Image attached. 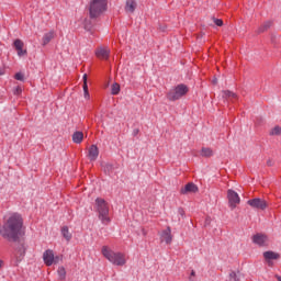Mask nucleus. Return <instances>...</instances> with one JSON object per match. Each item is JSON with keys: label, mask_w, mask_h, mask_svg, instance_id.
<instances>
[{"label": "nucleus", "mask_w": 281, "mask_h": 281, "mask_svg": "<svg viewBox=\"0 0 281 281\" xmlns=\"http://www.w3.org/2000/svg\"><path fill=\"white\" fill-rule=\"evenodd\" d=\"M23 232V217L20 214L13 213L5 223L0 226V236L8 240L16 241Z\"/></svg>", "instance_id": "nucleus-1"}, {"label": "nucleus", "mask_w": 281, "mask_h": 281, "mask_svg": "<svg viewBox=\"0 0 281 281\" xmlns=\"http://www.w3.org/2000/svg\"><path fill=\"white\" fill-rule=\"evenodd\" d=\"M101 252L104 258L115 267H124V265H126V255H124V252L114 251L109 248V246H103Z\"/></svg>", "instance_id": "nucleus-2"}, {"label": "nucleus", "mask_w": 281, "mask_h": 281, "mask_svg": "<svg viewBox=\"0 0 281 281\" xmlns=\"http://www.w3.org/2000/svg\"><path fill=\"white\" fill-rule=\"evenodd\" d=\"M95 210L99 214V221H101L103 225H109L111 223V217H109V203H106L104 199L98 198L95 200Z\"/></svg>", "instance_id": "nucleus-3"}, {"label": "nucleus", "mask_w": 281, "mask_h": 281, "mask_svg": "<svg viewBox=\"0 0 281 281\" xmlns=\"http://www.w3.org/2000/svg\"><path fill=\"white\" fill-rule=\"evenodd\" d=\"M106 11V0H92L90 2V19H98L100 14Z\"/></svg>", "instance_id": "nucleus-4"}, {"label": "nucleus", "mask_w": 281, "mask_h": 281, "mask_svg": "<svg viewBox=\"0 0 281 281\" xmlns=\"http://www.w3.org/2000/svg\"><path fill=\"white\" fill-rule=\"evenodd\" d=\"M188 91H189L188 86H186L183 83L178 85L176 88L171 89L167 93V99L170 100V102L181 100V98H183V95H186L188 93Z\"/></svg>", "instance_id": "nucleus-5"}, {"label": "nucleus", "mask_w": 281, "mask_h": 281, "mask_svg": "<svg viewBox=\"0 0 281 281\" xmlns=\"http://www.w3.org/2000/svg\"><path fill=\"white\" fill-rule=\"evenodd\" d=\"M227 199H228L229 207L232 210H236V206L240 204V196L238 195V193H236V191L232 189L227 191Z\"/></svg>", "instance_id": "nucleus-6"}, {"label": "nucleus", "mask_w": 281, "mask_h": 281, "mask_svg": "<svg viewBox=\"0 0 281 281\" xmlns=\"http://www.w3.org/2000/svg\"><path fill=\"white\" fill-rule=\"evenodd\" d=\"M248 205L254 207V210H267L269 207V203H267L263 199L255 198L252 200H248Z\"/></svg>", "instance_id": "nucleus-7"}, {"label": "nucleus", "mask_w": 281, "mask_h": 281, "mask_svg": "<svg viewBox=\"0 0 281 281\" xmlns=\"http://www.w3.org/2000/svg\"><path fill=\"white\" fill-rule=\"evenodd\" d=\"M252 243L259 247H267L269 245V237L262 233H257L252 236Z\"/></svg>", "instance_id": "nucleus-8"}, {"label": "nucleus", "mask_w": 281, "mask_h": 281, "mask_svg": "<svg viewBox=\"0 0 281 281\" xmlns=\"http://www.w3.org/2000/svg\"><path fill=\"white\" fill-rule=\"evenodd\" d=\"M97 58H100V60H109V56H111V49L106 47H99L95 50Z\"/></svg>", "instance_id": "nucleus-9"}, {"label": "nucleus", "mask_w": 281, "mask_h": 281, "mask_svg": "<svg viewBox=\"0 0 281 281\" xmlns=\"http://www.w3.org/2000/svg\"><path fill=\"white\" fill-rule=\"evenodd\" d=\"M263 258H265L267 265H269V267H271L273 265V262L271 260H279L280 254L268 250V251L263 252Z\"/></svg>", "instance_id": "nucleus-10"}, {"label": "nucleus", "mask_w": 281, "mask_h": 281, "mask_svg": "<svg viewBox=\"0 0 281 281\" xmlns=\"http://www.w3.org/2000/svg\"><path fill=\"white\" fill-rule=\"evenodd\" d=\"M160 240L161 243H166L167 245H170L172 243V231L170 227H167L165 231L160 234Z\"/></svg>", "instance_id": "nucleus-11"}, {"label": "nucleus", "mask_w": 281, "mask_h": 281, "mask_svg": "<svg viewBox=\"0 0 281 281\" xmlns=\"http://www.w3.org/2000/svg\"><path fill=\"white\" fill-rule=\"evenodd\" d=\"M194 192H199V188L192 182H189L180 190L181 194H193Z\"/></svg>", "instance_id": "nucleus-12"}, {"label": "nucleus", "mask_w": 281, "mask_h": 281, "mask_svg": "<svg viewBox=\"0 0 281 281\" xmlns=\"http://www.w3.org/2000/svg\"><path fill=\"white\" fill-rule=\"evenodd\" d=\"M43 260L46 267H52L54 265V250H46L43 254Z\"/></svg>", "instance_id": "nucleus-13"}, {"label": "nucleus", "mask_w": 281, "mask_h": 281, "mask_svg": "<svg viewBox=\"0 0 281 281\" xmlns=\"http://www.w3.org/2000/svg\"><path fill=\"white\" fill-rule=\"evenodd\" d=\"M99 155H100V149H98V146L92 145L89 148V153H88V157H89L90 161H95V159H98Z\"/></svg>", "instance_id": "nucleus-14"}, {"label": "nucleus", "mask_w": 281, "mask_h": 281, "mask_svg": "<svg viewBox=\"0 0 281 281\" xmlns=\"http://www.w3.org/2000/svg\"><path fill=\"white\" fill-rule=\"evenodd\" d=\"M137 9V0H126L125 11L133 14Z\"/></svg>", "instance_id": "nucleus-15"}, {"label": "nucleus", "mask_w": 281, "mask_h": 281, "mask_svg": "<svg viewBox=\"0 0 281 281\" xmlns=\"http://www.w3.org/2000/svg\"><path fill=\"white\" fill-rule=\"evenodd\" d=\"M82 139H85V134L82 132H75L72 134L74 144H81Z\"/></svg>", "instance_id": "nucleus-16"}, {"label": "nucleus", "mask_w": 281, "mask_h": 281, "mask_svg": "<svg viewBox=\"0 0 281 281\" xmlns=\"http://www.w3.org/2000/svg\"><path fill=\"white\" fill-rule=\"evenodd\" d=\"M55 36L54 31H49L48 33H45L43 36V45H47L50 43V41H53Z\"/></svg>", "instance_id": "nucleus-17"}, {"label": "nucleus", "mask_w": 281, "mask_h": 281, "mask_svg": "<svg viewBox=\"0 0 281 281\" xmlns=\"http://www.w3.org/2000/svg\"><path fill=\"white\" fill-rule=\"evenodd\" d=\"M83 80V97L86 100H89V86L87 85V74L83 75L82 77Z\"/></svg>", "instance_id": "nucleus-18"}, {"label": "nucleus", "mask_w": 281, "mask_h": 281, "mask_svg": "<svg viewBox=\"0 0 281 281\" xmlns=\"http://www.w3.org/2000/svg\"><path fill=\"white\" fill-rule=\"evenodd\" d=\"M61 235H63V237H64L67 241L71 240V234L69 233V227L64 226V227L61 228Z\"/></svg>", "instance_id": "nucleus-19"}, {"label": "nucleus", "mask_w": 281, "mask_h": 281, "mask_svg": "<svg viewBox=\"0 0 281 281\" xmlns=\"http://www.w3.org/2000/svg\"><path fill=\"white\" fill-rule=\"evenodd\" d=\"M271 27V21L265 22L259 29H258V34H262L263 32H267Z\"/></svg>", "instance_id": "nucleus-20"}, {"label": "nucleus", "mask_w": 281, "mask_h": 281, "mask_svg": "<svg viewBox=\"0 0 281 281\" xmlns=\"http://www.w3.org/2000/svg\"><path fill=\"white\" fill-rule=\"evenodd\" d=\"M201 155L202 157H212V155H214V151L212 150V148L203 147L201 150Z\"/></svg>", "instance_id": "nucleus-21"}, {"label": "nucleus", "mask_w": 281, "mask_h": 281, "mask_svg": "<svg viewBox=\"0 0 281 281\" xmlns=\"http://www.w3.org/2000/svg\"><path fill=\"white\" fill-rule=\"evenodd\" d=\"M222 98H233V100H236V98L238 97L236 95V93L229 90H226V91H222Z\"/></svg>", "instance_id": "nucleus-22"}, {"label": "nucleus", "mask_w": 281, "mask_h": 281, "mask_svg": "<svg viewBox=\"0 0 281 281\" xmlns=\"http://www.w3.org/2000/svg\"><path fill=\"white\" fill-rule=\"evenodd\" d=\"M112 95H117L120 93V83H113L111 87Z\"/></svg>", "instance_id": "nucleus-23"}, {"label": "nucleus", "mask_w": 281, "mask_h": 281, "mask_svg": "<svg viewBox=\"0 0 281 281\" xmlns=\"http://www.w3.org/2000/svg\"><path fill=\"white\" fill-rule=\"evenodd\" d=\"M57 273H58L60 280H65V278L67 276V271L65 270V267H59L57 270Z\"/></svg>", "instance_id": "nucleus-24"}, {"label": "nucleus", "mask_w": 281, "mask_h": 281, "mask_svg": "<svg viewBox=\"0 0 281 281\" xmlns=\"http://www.w3.org/2000/svg\"><path fill=\"white\" fill-rule=\"evenodd\" d=\"M13 45H14L15 49H23L25 44H23V41H21V40H15Z\"/></svg>", "instance_id": "nucleus-25"}, {"label": "nucleus", "mask_w": 281, "mask_h": 281, "mask_svg": "<svg viewBox=\"0 0 281 281\" xmlns=\"http://www.w3.org/2000/svg\"><path fill=\"white\" fill-rule=\"evenodd\" d=\"M238 274L236 272H231L228 276V281H238Z\"/></svg>", "instance_id": "nucleus-26"}, {"label": "nucleus", "mask_w": 281, "mask_h": 281, "mask_svg": "<svg viewBox=\"0 0 281 281\" xmlns=\"http://www.w3.org/2000/svg\"><path fill=\"white\" fill-rule=\"evenodd\" d=\"M270 135H281V127L276 126L274 128H272Z\"/></svg>", "instance_id": "nucleus-27"}, {"label": "nucleus", "mask_w": 281, "mask_h": 281, "mask_svg": "<svg viewBox=\"0 0 281 281\" xmlns=\"http://www.w3.org/2000/svg\"><path fill=\"white\" fill-rule=\"evenodd\" d=\"M15 80H20L21 82H23L25 80V75H23L22 72H18L14 76Z\"/></svg>", "instance_id": "nucleus-28"}, {"label": "nucleus", "mask_w": 281, "mask_h": 281, "mask_svg": "<svg viewBox=\"0 0 281 281\" xmlns=\"http://www.w3.org/2000/svg\"><path fill=\"white\" fill-rule=\"evenodd\" d=\"M13 93L14 95H21V93H23V89H21V87H16L14 90H13Z\"/></svg>", "instance_id": "nucleus-29"}, {"label": "nucleus", "mask_w": 281, "mask_h": 281, "mask_svg": "<svg viewBox=\"0 0 281 281\" xmlns=\"http://www.w3.org/2000/svg\"><path fill=\"white\" fill-rule=\"evenodd\" d=\"M16 52H18V56H25V54H27V50L23 48H18Z\"/></svg>", "instance_id": "nucleus-30"}, {"label": "nucleus", "mask_w": 281, "mask_h": 281, "mask_svg": "<svg viewBox=\"0 0 281 281\" xmlns=\"http://www.w3.org/2000/svg\"><path fill=\"white\" fill-rule=\"evenodd\" d=\"M214 23H215V25H217V27H223V20L214 19Z\"/></svg>", "instance_id": "nucleus-31"}, {"label": "nucleus", "mask_w": 281, "mask_h": 281, "mask_svg": "<svg viewBox=\"0 0 281 281\" xmlns=\"http://www.w3.org/2000/svg\"><path fill=\"white\" fill-rule=\"evenodd\" d=\"M196 276V272L194 270L191 271V276L189 278L190 281H194V277Z\"/></svg>", "instance_id": "nucleus-32"}, {"label": "nucleus", "mask_w": 281, "mask_h": 281, "mask_svg": "<svg viewBox=\"0 0 281 281\" xmlns=\"http://www.w3.org/2000/svg\"><path fill=\"white\" fill-rule=\"evenodd\" d=\"M211 223H212V218L206 217L205 223H204L205 227H207V225H210Z\"/></svg>", "instance_id": "nucleus-33"}, {"label": "nucleus", "mask_w": 281, "mask_h": 281, "mask_svg": "<svg viewBox=\"0 0 281 281\" xmlns=\"http://www.w3.org/2000/svg\"><path fill=\"white\" fill-rule=\"evenodd\" d=\"M59 260H63V258L60 257H54V263L58 265Z\"/></svg>", "instance_id": "nucleus-34"}, {"label": "nucleus", "mask_w": 281, "mask_h": 281, "mask_svg": "<svg viewBox=\"0 0 281 281\" xmlns=\"http://www.w3.org/2000/svg\"><path fill=\"white\" fill-rule=\"evenodd\" d=\"M278 281H281V277L280 276H277L276 277Z\"/></svg>", "instance_id": "nucleus-35"}, {"label": "nucleus", "mask_w": 281, "mask_h": 281, "mask_svg": "<svg viewBox=\"0 0 281 281\" xmlns=\"http://www.w3.org/2000/svg\"><path fill=\"white\" fill-rule=\"evenodd\" d=\"M216 82H217V80H216V79H214V80H213V85H216Z\"/></svg>", "instance_id": "nucleus-36"}, {"label": "nucleus", "mask_w": 281, "mask_h": 281, "mask_svg": "<svg viewBox=\"0 0 281 281\" xmlns=\"http://www.w3.org/2000/svg\"><path fill=\"white\" fill-rule=\"evenodd\" d=\"M0 76H3V72L0 70Z\"/></svg>", "instance_id": "nucleus-37"}, {"label": "nucleus", "mask_w": 281, "mask_h": 281, "mask_svg": "<svg viewBox=\"0 0 281 281\" xmlns=\"http://www.w3.org/2000/svg\"><path fill=\"white\" fill-rule=\"evenodd\" d=\"M268 166H271V161H268Z\"/></svg>", "instance_id": "nucleus-38"}]
</instances>
